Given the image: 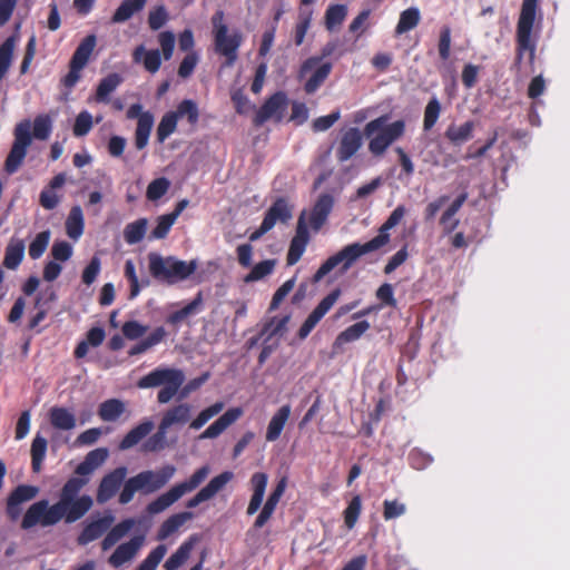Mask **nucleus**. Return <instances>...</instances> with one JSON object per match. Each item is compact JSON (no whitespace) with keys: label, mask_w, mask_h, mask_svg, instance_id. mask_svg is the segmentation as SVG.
<instances>
[{"label":"nucleus","mask_w":570,"mask_h":570,"mask_svg":"<svg viewBox=\"0 0 570 570\" xmlns=\"http://www.w3.org/2000/svg\"><path fill=\"white\" fill-rule=\"evenodd\" d=\"M87 484L86 479L70 478L62 487L58 502L49 505L47 500H40L31 504L26 511L21 528L28 530L37 524L50 527L60 520L73 523L80 520L92 507L91 497L83 494L78 497L80 490Z\"/></svg>","instance_id":"obj_1"},{"label":"nucleus","mask_w":570,"mask_h":570,"mask_svg":"<svg viewBox=\"0 0 570 570\" xmlns=\"http://www.w3.org/2000/svg\"><path fill=\"white\" fill-rule=\"evenodd\" d=\"M406 208L399 205L379 228V234L371 240L360 244L352 243L344 246L340 252L330 256L313 275V282H321L336 266L342 265V272H347L352 265L363 255L375 252L387 245L391 240L389 230L394 228L405 216Z\"/></svg>","instance_id":"obj_2"},{"label":"nucleus","mask_w":570,"mask_h":570,"mask_svg":"<svg viewBox=\"0 0 570 570\" xmlns=\"http://www.w3.org/2000/svg\"><path fill=\"white\" fill-rule=\"evenodd\" d=\"M150 276L163 284L175 285L189 278L198 268L196 259L181 261L175 256H161L151 252L147 256Z\"/></svg>","instance_id":"obj_3"},{"label":"nucleus","mask_w":570,"mask_h":570,"mask_svg":"<svg viewBox=\"0 0 570 570\" xmlns=\"http://www.w3.org/2000/svg\"><path fill=\"white\" fill-rule=\"evenodd\" d=\"M539 0H522L520 16L517 22L515 32V59L514 63L520 65L524 55H528L530 63H533L537 49V40L532 36Z\"/></svg>","instance_id":"obj_4"},{"label":"nucleus","mask_w":570,"mask_h":570,"mask_svg":"<svg viewBox=\"0 0 570 570\" xmlns=\"http://www.w3.org/2000/svg\"><path fill=\"white\" fill-rule=\"evenodd\" d=\"M387 119L389 117L383 115L368 121L364 127V135L372 137L368 141V150L374 156L383 155L405 132L404 120H395L387 125Z\"/></svg>","instance_id":"obj_5"},{"label":"nucleus","mask_w":570,"mask_h":570,"mask_svg":"<svg viewBox=\"0 0 570 570\" xmlns=\"http://www.w3.org/2000/svg\"><path fill=\"white\" fill-rule=\"evenodd\" d=\"M225 13L217 10L212 17L214 50L225 58L224 67H233L238 58V49L243 42L239 31L228 35V27L224 22Z\"/></svg>","instance_id":"obj_6"},{"label":"nucleus","mask_w":570,"mask_h":570,"mask_svg":"<svg viewBox=\"0 0 570 570\" xmlns=\"http://www.w3.org/2000/svg\"><path fill=\"white\" fill-rule=\"evenodd\" d=\"M185 382L181 370L158 367L140 377L137 382L139 389H150L163 385L157 394V401L168 403Z\"/></svg>","instance_id":"obj_7"},{"label":"nucleus","mask_w":570,"mask_h":570,"mask_svg":"<svg viewBox=\"0 0 570 570\" xmlns=\"http://www.w3.org/2000/svg\"><path fill=\"white\" fill-rule=\"evenodd\" d=\"M209 468L204 465L197 469L188 480L175 484L167 492L160 494L157 499L147 505V512L158 514L178 501L184 494L197 489L208 476Z\"/></svg>","instance_id":"obj_8"},{"label":"nucleus","mask_w":570,"mask_h":570,"mask_svg":"<svg viewBox=\"0 0 570 570\" xmlns=\"http://www.w3.org/2000/svg\"><path fill=\"white\" fill-rule=\"evenodd\" d=\"M31 122L22 120L13 129V142L4 160L3 170L12 175L19 170L32 144Z\"/></svg>","instance_id":"obj_9"},{"label":"nucleus","mask_w":570,"mask_h":570,"mask_svg":"<svg viewBox=\"0 0 570 570\" xmlns=\"http://www.w3.org/2000/svg\"><path fill=\"white\" fill-rule=\"evenodd\" d=\"M287 107V96L284 91H277L272 95L261 106L254 116L253 122L255 127L263 126L267 120L274 119L279 122L283 119V114Z\"/></svg>","instance_id":"obj_10"},{"label":"nucleus","mask_w":570,"mask_h":570,"mask_svg":"<svg viewBox=\"0 0 570 570\" xmlns=\"http://www.w3.org/2000/svg\"><path fill=\"white\" fill-rule=\"evenodd\" d=\"M341 288L331 291L311 312L307 318L304 321L297 332L299 340H305L309 333L315 328L320 321L326 315V313L335 305L341 297Z\"/></svg>","instance_id":"obj_11"},{"label":"nucleus","mask_w":570,"mask_h":570,"mask_svg":"<svg viewBox=\"0 0 570 570\" xmlns=\"http://www.w3.org/2000/svg\"><path fill=\"white\" fill-rule=\"evenodd\" d=\"M363 135L358 128L343 130L337 141L335 156L340 163L351 159L362 147Z\"/></svg>","instance_id":"obj_12"},{"label":"nucleus","mask_w":570,"mask_h":570,"mask_svg":"<svg viewBox=\"0 0 570 570\" xmlns=\"http://www.w3.org/2000/svg\"><path fill=\"white\" fill-rule=\"evenodd\" d=\"M39 489L35 485L20 484L16 487L7 499L6 512L10 520L16 521L22 513L21 504L37 497Z\"/></svg>","instance_id":"obj_13"},{"label":"nucleus","mask_w":570,"mask_h":570,"mask_svg":"<svg viewBox=\"0 0 570 570\" xmlns=\"http://www.w3.org/2000/svg\"><path fill=\"white\" fill-rule=\"evenodd\" d=\"M234 474L230 471H225L214 476L196 495L189 499L186 503L188 509L196 508L200 503L214 498L232 479Z\"/></svg>","instance_id":"obj_14"},{"label":"nucleus","mask_w":570,"mask_h":570,"mask_svg":"<svg viewBox=\"0 0 570 570\" xmlns=\"http://www.w3.org/2000/svg\"><path fill=\"white\" fill-rule=\"evenodd\" d=\"M127 475V468L119 466L106 474L98 487L97 501L105 503L109 501L119 490Z\"/></svg>","instance_id":"obj_15"},{"label":"nucleus","mask_w":570,"mask_h":570,"mask_svg":"<svg viewBox=\"0 0 570 570\" xmlns=\"http://www.w3.org/2000/svg\"><path fill=\"white\" fill-rule=\"evenodd\" d=\"M176 468L171 464H166L157 471H142L138 473L139 478H142V492L153 493L163 487L175 475Z\"/></svg>","instance_id":"obj_16"},{"label":"nucleus","mask_w":570,"mask_h":570,"mask_svg":"<svg viewBox=\"0 0 570 570\" xmlns=\"http://www.w3.org/2000/svg\"><path fill=\"white\" fill-rule=\"evenodd\" d=\"M115 518L111 513H107L104 517L87 523L80 534L78 535L77 542L80 546H86L107 532L112 525Z\"/></svg>","instance_id":"obj_17"},{"label":"nucleus","mask_w":570,"mask_h":570,"mask_svg":"<svg viewBox=\"0 0 570 570\" xmlns=\"http://www.w3.org/2000/svg\"><path fill=\"white\" fill-rule=\"evenodd\" d=\"M142 543L144 537L136 535L129 541L119 544L114 553L109 557L108 562L115 568L121 567L137 554Z\"/></svg>","instance_id":"obj_18"},{"label":"nucleus","mask_w":570,"mask_h":570,"mask_svg":"<svg viewBox=\"0 0 570 570\" xmlns=\"http://www.w3.org/2000/svg\"><path fill=\"white\" fill-rule=\"evenodd\" d=\"M243 415L240 407L228 409L223 415H220L214 423H212L200 435L199 439H216L219 436L228 426L235 423Z\"/></svg>","instance_id":"obj_19"},{"label":"nucleus","mask_w":570,"mask_h":570,"mask_svg":"<svg viewBox=\"0 0 570 570\" xmlns=\"http://www.w3.org/2000/svg\"><path fill=\"white\" fill-rule=\"evenodd\" d=\"M334 206V198L330 194H322L316 203L314 204L309 224L314 230H318L327 220L328 215L331 214Z\"/></svg>","instance_id":"obj_20"},{"label":"nucleus","mask_w":570,"mask_h":570,"mask_svg":"<svg viewBox=\"0 0 570 570\" xmlns=\"http://www.w3.org/2000/svg\"><path fill=\"white\" fill-rule=\"evenodd\" d=\"M267 481H268V476L264 472H255L250 476V487H252L253 493H252V497H250V500H249V503H248V507L246 510V513L248 515H253L261 508L263 500H264Z\"/></svg>","instance_id":"obj_21"},{"label":"nucleus","mask_w":570,"mask_h":570,"mask_svg":"<svg viewBox=\"0 0 570 570\" xmlns=\"http://www.w3.org/2000/svg\"><path fill=\"white\" fill-rule=\"evenodd\" d=\"M289 415H291V405L289 404H285V405L281 406L275 412V414L272 416V419L267 425V430H266V434H265V439L267 442H274L279 439V436L285 428V424L289 419Z\"/></svg>","instance_id":"obj_22"},{"label":"nucleus","mask_w":570,"mask_h":570,"mask_svg":"<svg viewBox=\"0 0 570 570\" xmlns=\"http://www.w3.org/2000/svg\"><path fill=\"white\" fill-rule=\"evenodd\" d=\"M292 218V206L284 197H278L267 209L264 220L273 228L277 222L287 223Z\"/></svg>","instance_id":"obj_23"},{"label":"nucleus","mask_w":570,"mask_h":570,"mask_svg":"<svg viewBox=\"0 0 570 570\" xmlns=\"http://www.w3.org/2000/svg\"><path fill=\"white\" fill-rule=\"evenodd\" d=\"M24 240L20 238H11L8 243L2 265L8 269H17L24 257Z\"/></svg>","instance_id":"obj_24"},{"label":"nucleus","mask_w":570,"mask_h":570,"mask_svg":"<svg viewBox=\"0 0 570 570\" xmlns=\"http://www.w3.org/2000/svg\"><path fill=\"white\" fill-rule=\"evenodd\" d=\"M132 58L135 62H142L144 68L150 73H156L161 66L160 51L158 49L146 50L142 45L135 48Z\"/></svg>","instance_id":"obj_25"},{"label":"nucleus","mask_w":570,"mask_h":570,"mask_svg":"<svg viewBox=\"0 0 570 570\" xmlns=\"http://www.w3.org/2000/svg\"><path fill=\"white\" fill-rule=\"evenodd\" d=\"M466 199L468 193H461L442 214L440 224L443 226L444 234H451L458 227L459 219L454 218V216L461 209Z\"/></svg>","instance_id":"obj_26"},{"label":"nucleus","mask_w":570,"mask_h":570,"mask_svg":"<svg viewBox=\"0 0 570 570\" xmlns=\"http://www.w3.org/2000/svg\"><path fill=\"white\" fill-rule=\"evenodd\" d=\"M191 416V406L188 403H180L168 409L163 417L161 423L170 429L173 425H184Z\"/></svg>","instance_id":"obj_27"},{"label":"nucleus","mask_w":570,"mask_h":570,"mask_svg":"<svg viewBox=\"0 0 570 570\" xmlns=\"http://www.w3.org/2000/svg\"><path fill=\"white\" fill-rule=\"evenodd\" d=\"M333 69V65L328 61L321 62L318 66L313 68L312 75L306 79L304 83V91L307 95L316 92L321 86L328 78Z\"/></svg>","instance_id":"obj_28"},{"label":"nucleus","mask_w":570,"mask_h":570,"mask_svg":"<svg viewBox=\"0 0 570 570\" xmlns=\"http://www.w3.org/2000/svg\"><path fill=\"white\" fill-rule=\"evenodd\" d=\"M337 41H328L321 49L320 56H312L305 59L298 69V78L304 79L306 76L312 72L313 68L318 66L325 58L331 57L335 50L337 49Z\"/></svg>","instance_id":"obj_29"},{"label":"nucleus","mask_w":570,"mask_h":570,"mask_svg":"<svg viewBox=\"0 0 570 570\" xmlns=\"http://www.w3.org/2000/svg\"><path fill=\"white\" fill-rule=\"evenodd\" d=\"M198 541L197 535L189 537L181 546L174 552L165 562L164 568L166 570H177L183 566L189 558L191 550Z\"/></svg>","instance_id":"obj_30"},{"label":"nucleus","mask_w":570,"mask_h":570,"mask_svg":"<svg viewBox=\"0 0 570 570\" xmlns=\"http://www.w3.org/2000/svg\"><path fill=\"white\" fill-rule=\"evenodd\" d=\"M50 424L57 430L69 431L76 428V416L63 406H53L49 411Z\"/></svg>","instance_id":"obj_31"},{"label":"nucleus","mask_w":570,"mask_h":570,"mask_svg":"<svg viewBox=\"0 0 570 570\" xmlns=\"http://www.w3.org/2000/svg\"><path fill=\"white\" fill-rule=\"evenodd\" d=\"M154 429V423L150 420H145L134 429H131L120 441L119 450H128L138 444L146 438Z\"/></svg>","instance_id":"obj_32"},{"label":"nucleus","mask_w":570,"mask_h":570,"mask_svg":"<svg viewBox=\"0 0 570 570\" xmlns=\"http://www.w3.org/2000/svg\"><path fill=\"white\" fill-rule=\"evenodd\" d=\"M168 428L164 425L161 422L158 424L157 431L149 436L145 443L142 444V450L145 452H160L166 448L170 446L176 442V440L169 441L167 438Z\"/></svg>","instance_id":"obj_33"},{"label":"nucleus","mask_w":570,"mask_h":570,"mask_svg":"<svg viewBox=\"0 0 570 570\" xmlns=\"http://www.w3.org/2000/svg\"><path fill=\"white\" fill-rule=\"evenodd\" d=\"M122 82V77L117 72H111L102 78L96 89L94 99L96 102H109V96Z\"/></svg>","instance_id":"obj_34"},{"label":"nucleus","mask_w":570,"mask_h":570,"mask_svg":"<svg viewBox=\"0 0 570 570\" xmlns=\"http://www.w3.org/2000/svg\"><path fill=\"white\" fill-rule=\"evenodd\" d=\"M147 3V0H124L111 17L112 23H122L128 21L136 13L140 12Z\"/></svg>","instance_id":"obj_35"},{"label":"nucleus","mask_w":570,"mask_h":570,"mask_svg":"<svg viewBox=\"0 0 570 570\" xmlns=\"http://www.w3.org/2000/svg\"><path fill=\"white\" fill-rule=\"evenodd\" d=\"M193 518V513L188 511L179 512L170 515L167 520H165L159 527L157 539L165 540L173 533H175L180 527L185 524L186 521Z\"/></svg>","instance_id":"obj_36"},{"label":"nucleus","mask_w":570,"mask_h":570,"mask_svg":"<svg viewBox=\"0 0 570 570\" xmlns=\"http://www.w3.org/2000/svg\"><path fill=\"white\" fill-rule=\"evenodd\" d=\"M96 36L88 35L75 50L70 63L76 68H85L96 46Z\"/></svg>","instance_id":"obj_37"},{"label":"nucleus","mask_w":570,"mask_h":570,"mask_svg":"<svg viewBox=\"0 0 570 570\" xmlns=\"http://www.w3.org/2000/svg\"><path fill=\"white\" fill-rule=\"evenodd\" d=\"M153 125V115L148 111H145V114L141 117H139L135 130V146L138 150L144 149L148 145Z\"/></svg>","instance_id":"obj_38"},{"label":"nucleus","mask_w":570,"mask_h":570,"mask_svg":"<svg viewBox=\"0 0 570 570\" xmlns=\"http://www.w3.org/2000/svg\"><path fill=\"white\" fill-rule=\"evenodd\" d=\"M85 222L83 214L80 206L71 207L69 215L66 219L67 235L77 240L83 233Z\"/></svg>","instance_id":"obj_39"},{"label":"nucleus","mask_w":570,"mask_h":570,"mask_svg":"<svg viewBox=\"0 0 570 570\" xmlns=\"http://www.w3.org/2000/svg\"><path fill=\"white\" fill-rule=\"evenodd\" d=\"M421 20L420 10L416 7H410L400 13L399 22L395 27V35L401 36L417 27Z\"/></svg>","instance_id":"obj_40"},{"label":"nucleus","mask_w":570,"mask_h":570,"mask_svg":"<svg viewBox=\"0 0 570 570\" xmlns=\"http://www.w3.org/2000/svg\"><path fill=\"white\" fill-rule=\"evenodd\" d=\"M125 412V403L118 399L104 401L98 409L99 417L105 422L118 420Z\"/></svg>","instance_id":"obj_41"},{"label":"nucleus","mask_w":570,"mask_h":570,"mask_svg":"<svg viewBox=\"0 0 570 570\" xmlns=\"http://www.w3.org/2000/svg\"><path fill=\"white\" fill-rule=\"evenodd\" d=\"M48 448V441L43 436H41L39 433L36 434L35 439L31 443V469L35 473H38L42 469V463L46 458Z\"/></svg>","instance_id":"obj_42"},{"label":"nucleus","mask_w":570,"mask_h":570,"mask_svg":"<svg viewBox=\"0 0 570 570\" xmlns=\"http://www.w3.org/2000/svg\"><path fill=\"white\" fill-rule=\"evenodd\" d=\"M370 326L371 325L367 321H361L346 327L336 336L334 346H341L343 344L357 341L370 328Z\"/></svg>","instance_id":"obj_43"},{"label":"nucleus","mask_w":570,"mask_h":570,"mask_svg":"<svg viewBox=\"0 0 570 570\" xmlns=\"http://www.w3.org/2000/svg\"><path fill=\"white\" fill-rule=\"evenodd\" d=\"M124 275L130 285V291H129L130 299L136 298L139 295L142 287H147L150 285V281L148 278L139 282L137 273H136V266L131 259L126 261L125 268H124Z\"/></svg>","instance_id":"obj_44"},{"label":"nucleus","mask_w":570,"mask_h":570,"mask_svg":"<svg viewBox=\"0 0 570 570\" xmlns=\"http://www.w3.org/2000/svg\"><path fill=\"white\" fill-rule=\"evenodd\" d=\"M475 124L472 120L465 121L461 126H450L445 131V137L454 145H461L472 138Z\"/></svg>","instance_id":"obj_45"},{"label":"nucleus","mask_w":570,"mask_h":570,"mask_svg":"<svg viewBox=\"0 0 570 570\" xmlns=\"http://www.w3.org/2000/svg\"><path fill=\"white\" fill-rule=\"evenodd\" d=\"M347 16V8L344 4H331L325 11V28L328 31L340 27Z\"/></svg>","instance_id":"obj_46"},{"label":"nucleus","mask_w":570,"mask_h":570,"mask_svg":"<svg viewBox=\"0 0 570 570\" xmlns=\"http://www.w3.org/2000/svg\"><path fill=\"white\" fill-rule=\"evenodd\" d=\"M178 119L186 117L188 124L195 126L199 119V110L197 104L191 99H184L180 101L176 110L171 111Z\"/></svg>","instance_id":"obj_47"},{"label":"nucleus","mask_w":570,"mask_h":570,"mask_svg":"<svg viewBox=\"0 0 570 570\" xmlns=\"http://www.w3.org/2000/svg\"><path fill=\"white\" fill-rule=\"evenodd\" d=\"M276 266V259H265L253 266L250 272L245 275L244 282L249 284L271 275Z\"/></svg>","instance_id":"obj_48"},{"label":"nucleus","mask_w":570,"mask_h":570,"mask_svg":"<svg viewBox=\"0 0 570 570\" xmlns=\"http://www.w3.org/2000/svg\"><path fill=\"white\" fill-rule=\"evenodd\" d=\"M146 230L147 220L145 218L137 219L125 227V240L130 245L137 244L144 238Z\"/></svg>","instance_id":"obj_49"},{"label":"nucleus","mask_w":570,"mask_h":570,"mask_svg":"<svg viewBox=\"0 0 570 570\" xmlns=\"http://www.w3.org/2000/svg\"><path fill=\"white\" fill-rule=\"evenodd\" d=\"M177 122L178 120L175 117V114L171 111L166 112L157 127V141L163 144L171 134H174L177 128Z\"/></svg>","instance_id":"obj_50"},{"label":"nucleus","mask_w":570,"mask_h":570,"mask_svg":"<svg viewBox=\"0 0 570 570\" xmlns=\"http://www.w3.org/2000/svg\"><path fill=\"white\" fill-rule=\"evenodd\" d=\"M14 50V38H7L0 46V80L7 75Z\"/></svg>","instance_id":"obj_51"},{"label":"nucleus","mask_w":570,"mask_h":570,"mask_svg":"<svg viewBox=\"0 0 570 570\" xmlns=\"http://www.w3.org/2000/svg\"><path fill=\"white\" fill-rule=\"evenodd\" d=\"M441 104L436 97H432L424 109L423 129L430 131L436 124L441 114Z\"/></svg>","instance_id":"obj_52"},{"label":"nucleus","mask_w":570,"mask_h":570,"mask_svg":"<svg viewBox=\"0 0 570 570\" xmlns=\"http://www.w3.org/2000/svg\"><path fill=\"white\" fill-rule=\"evenodd\" d=\"M224 409L223 402H216L210 406L204 409L199 414L189 423V429L199 430L203 428L212 417L219 414Z\"/></svg>","instance_id":"obj_53"},{"label":"nucleus","mask_w":570,"mask_h":570,"mask_svg":"<svg viewBox=\"0 0 570 570\" xmlns=\"http://www.w3.org/2000/svg\"><path fill=\"white\" fill-rule=\"evenodd\" d=\"M51 233L49 229L40 232L36 235L35 239L30 243L28 253L32 259L40 258L46 252L49 242H50Z\"/></svg>","instance_id":"obj_54"},{"label":"nucleus","mask_w":570,"mask_h":570,"mask_svg":"<svg viewBox=\"0 0 570 570\" xmlns=\"http://www.w3.org/2000/svg\"><path fill=\"white\" fill-rule=\"evenodd\" d=\"M52 130V121L48 115H39L33 120L31 136L39 140L49 138Z\"/></svg>","instance_id":"obj_55"},{"label":"nucleus","mask_w":570,"mask_h":570,"mask_svg":"<svg viewBox=\"0 0 570 570\" xmlns=\"http://www.w3.org/2000/svg\"><path fill=\"white\" fill-rule=\"evenodd\" d=\"M144 480L138 474L125 481L122 490L119 494V502L121 504L129 503L137 491H142Z\"/></svg>","instance_id":"obj_56"},{"label":"nucleus","mask_w":570,"mask_h":570,"mask_svg":"<svg viewBox=\"0 0 570 570\" xmlns=\"http://www.w3.org/2000/svg\"><path fill=\"white\" fill-rule=\"evenodd\" d=\"M312 11H301L298 14V21L294 28V43L301 46L304 42L305 36L311 27Z\"/></svg>","instance_id":"obj_57"},{"label":"nucleus","mask_w":570,"mask_h":570,"mask_svg":"<svg viewBox=\"0 0 570 570\" xmlns=\"http://www.w3.org/2000/svg\"><path fill=\"white\" fill-rule=\"evenodd\" d=\"M170 183L167 178H156L149 183L146 190V197L151 202L158 200L168 191Z\"/></svg>","instance_id":"obj_58"},{"label":"nucleus","mask_w":570,"mask_h":570,"mask_svg":"<svg viewBox=\"0 0 570 570\" xmlns=\"http://www.w3.org/2000/svg\"><path fill=\"white\" fill-rule=\"evenodd\" d=\"M362 510V500L360 495H355L348 502V505L344 510V523L348 529H353L357 522V519Z\"/></svg>","instance_id":"obj_59"},{"label":"nucleus","mask_w":570,"mask_h":570,"mask_svg":"<svg viewBox=\"0 0 570 570\" xmlns=\"http://www.w3.org/2000/svg\"><path fill=\"white\" fill-rule=\"evenodd\" d=\"M167 552L165 544L157 546L149 552L146 559L138 566L137 570H156Z\"/></svg>","instance_id":"obj_60"},{"label":"nucleus","mask_w":570,"mask_h":570,"mask_svg":"<svg viewBox=\"0 0 570 570\" xmlns=\"http://www.w3.org/2000/svg\"><path fill=\"white\" fill-rule=\"evenodd\" d=\"M92 128V116L89 111H81L75 120L72 131L76 137L86 136Z\"/></svg>","instance_id":"obj_61"},{"label":"nucleus","mask_w":570,"mask_h":570,"mask_svg":"<svg viewBox=\"0 0 570 570\" xmlns=\"http://www.w3.org/2000/svg\"><path fill=\"white\" fill-rule=\"evenodd\" d=\"M168 11L165 6H157L149 11L148 26L151 30H159L168 21Z\"/></svg>","instance_id":"obj_62"},{"label":"nucleus","mask_w":570,"mask_h":570,"mask_svg":"<svg viewBox=\"0 0 570 570\" xmlns=\"http://www.w3.org/2000/svg\"><path fill=\"white\" fill-rule=\"evenodd\" d=\"M438 50L441 60H449L451 56V28L449 26H443L440 30Z\"/></svg>","instance_id":"obj_63"},{"label":"nucleus","mask_w":570,"mask_h":570,"mask_svg":"<svg viewBox=\"0 0 570 570\" xmlns=\"http://www.w3.org/2000/svg\"><path fill=\"white\" fill-rule=\"evenodd\" d=\"M101 269V261L95 255L82 271L81 281L87 286L91 285L98 277Z\"/></svg>","instance_id":"obj_64"}]
</instances>
